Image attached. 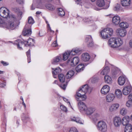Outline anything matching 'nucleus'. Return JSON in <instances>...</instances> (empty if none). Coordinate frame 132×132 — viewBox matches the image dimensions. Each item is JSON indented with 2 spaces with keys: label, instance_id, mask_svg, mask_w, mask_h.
I'll use <instances>...</instances> for the list:
<instances>
[{
  "label": "nucleus",
  "instance_id": "obj_1",
  "mask_svg": "<svg viewBox=\"0 0 132 132\" xmlns=\"http://www.w3.org/2000/svg\"><path fill=\"white\" fill-rule=\"evenodd\" d=\"M13 10L17 13V16L15 17L13 14L10 15L8 18L10 23L9 26H7L6 24L0 18V27L6 28L10 30H14L17 28L20 23L19 21L22 18V12L17 8H14Z\"/></svg>",
  "mask_w": 132,
  "mask_h": 132
},
{
  "label": "nucleus",
  "instance_id": "obj_2",
  "mask_svg": "<svg viewBox=\"0 0 132 132\" xmlns=\"http://www.w3.org/2000/svg\"><path fill=\"white\" fill-rule=\"evenodd\" d=\"M92 89L89 87L88 85L86 84L82 86L76 92L75 95L76 100L77 101L81 99L82 101L85 100L87 98L86 94L87 93H90L92 90Z\"/></svg>",
  "mask_w": 132,
  "mask_h": 132
},
{
  "label": "nucleus",
  "instance_id": "obj_3",
  "mask_svg": "<svg viewBox=\"0 0 132 132\" xmlns=\"http://www.w3.org/2000/svg\"><path fill=\"white\" fill-rule=\"evenodd\" d=\"M13 43L14 45L17 47L18 50H23L22 47L23 46H34L35 43V40L33 38H29L28 41L17 39Z\"/></svg>",
  "mask_w": 132,
  "mask_h": 132
},
{
  "label": "nucleus",
  "instance_id": "obj_4",
  "mask_svg": "<svg viewBox=\"0 0 132 132\" xmlns=\"http://www.w3.org/2000/svg\"><path fill=\"white\" fill-rule=\"evenodd\" d=\"M123 43L122 40L119 38H111L108 41L109 45L113 48L119 47Z\"/></svg>",
  "mask_w": 132,
  "mask_h": 132
},
{
  "label": "nucleus",
  "instance_id": "obj_5",
  "mask_svg": "<svg viewBox=\"0 0 132 132\" xmlns=\"http://www.w3.org/2000/svg\"><path fill=\"white\" fill-rule=\"evenodd\" d=\"M113 29L110 28H105L100 32V36L102 38L106 39L110 37L113 33Z\"/></svg>",
  "mask_w": 132,
  "mask_h": 132
},
{
  "label": "nucleus",
  "instance_id": "obj_6",
  "mask_svg": "<svg viewBox=\"0 0 132 132\" xmlns=\"http://www.w3.org/2000/svg\"><path fill=\"white\" fill-rule=\"evenodd\" d=\"M10 11L8 9L6 8L3 7L0 8V15L2 17L4 18H7V20L5 21L3 20L0 18L6 24L7 26H10V23L9 21L8 20V18L10 16Z\"/></svg>",
  "mask_w": 132,
  "mask_h": 132
},
{
  "label": "nucleus",
  "instance_id": "obj_7",
  "mask_svg": "<svg viewBox=\"0 0 132 132\" xmlns=\"http://www.w3.org/2000/svg\"><path fill=\"white\" fill-rule=\"evenodd\" d=\"M96 127L100 132H106L107 130V126L106 122L103 120L99 121L97 123Z\"/></svg>",
  "mask_w": 132,
  "mask_h": 132
},
{
  "label": "nucleus",
  "instance_id": "obj_8",
  "mask_svg": "<svg viewBox=\"0 0 132 132\" xmlns=\"http://www.w3.org/2000/svg\"><path fill=\"white\" fill-rule=\"evenodd\" d=\"M119 2V3L115 4L113 6V10L117 12L122 11L124 6V0H120Z\"/></svg>",
  "mask_w": 132,
  "mask_h": 132
},
{
  "label": "nucleus",
  "instance_id": "obj_9",
  "mask_svg": "<svg viewBox=\"0 0 132 132\" xmlns=\"http://www.w3.org/2000/svg\"><path fill=\"white\" fill-rule=\"evenodd\" d=\"M127 85L124 87V95L128 94L132 91V88L130 84V83L127 78L124 76V84Z\"/></svg>",
  "mask_w": 132,
  "mask_h": 132
},
{
  "label": "nucleus",
  "instance_id": "obj_10",
  "mask_svg": "<svg viewBox=\"0 0 132 132\" xmlns=\"http://www.w3.org/2000/svg\"><path fill=\"white\" fill-rule=\"evenodd\" d=\"M31 25L27 24L24 28L23 33L24 36L30 35L32 33L31 29Z\"/></svg>",
  "mask_w": 132,
  "mask_h": 132
},
{
  "label": "nucleus",
  "instance_id": "obj_11",
  "mask_svg": "<svg viewBox=\"0 0 132 132\" xmlns=\"http://www.w3.org/2000/svg\"><path fill=\"white\" fill-rule=\"evenodd\" d=\"M79 59L78 57H76L71 59H69L68 61L69 64L72 67H74L79 62Z\"/></svg>",
  "mask_w": 132,
  "mask_h": 132
},
{
  "label": "nucleus",
  "instance_id": "obj_12",
  "mask_svg": "<svg viewBox=\"0 0 132 132\" xmlns=\"http://www.w3.org/2000/svg\"><path fill=\"white\" fill-rule=\"evenodd\" d=\"M82 100L81 99L78 101V106L80 112L82 113H83L84 111L86 108L87 106L84 103L81 101Z\"/></svg>",
  "mask_w": 132,
  "mask_h": 132
},
{
  "label": "nucleus",
  "instance_id": "obj_13",
  "mask_svg": "<svg viewBox=\"0 0 132 132\" xmlns=\"http://www.w3.org/2000/svg\"><path fill=\"white\" fill-rule=\"evenodd\" d=\"M112 69L110 73V75L112 77H114L118 75L120 72L119 69L114 66L112 65Z\"/></svg>",
  "mask_w": 132,
  "mask_h": 132
},
{
  "label": "nucleus",
  "instance_id": "obj_14",
  "mask_svg": "<svg viewBox=\"0 0 132 132\" xmlns=\"http://www.w3.org/2000/svg\"><path fill=\"white\" fill-rule=\"evenodd\" d=\"M85 42L87 46L89 47H92L93 45V42L92 36L90 35H87L85 38Z\"/></svg>",
  "mask_w": 132,
  "mask_h": 132
},
{
  "label": "nucleus",
  "instance_id": "obj_15",
  "mask_svg": "<svg viewBox=\"0 0 132 132\" xmlns=\"http://www.w3.org/2000/svg\"><path fill=\"white\" fill-rule=\"evenodd\" d=\"M95 108L93 107H86V108L84 111V113L86 115L89 116L91 115L95 111Z\"/></svg>",
  "mask_w": 132,
  "mask_h": 132
},
{
  "label": "nucleus",
  "instance_id": "obj_16",
  "mask_svg": "<svg viewBox=\"0 0 132 132\" xmlns=\"http://www.w3.org/2000/svg\"><path fill=\"white\" fill-rule=\"evenodd\" d=\"M115 98V96L113 93H109L105 97L106 101L109 103L113 101Z\"/></svg>",
  "mask_w": 132,
  "mask_h": 132
},
{
  "label": "nucleus",
  "instance_id": "obj_17",
  "mask_svg": "<svg viewBox=\"0 0 132 132\" xmlns=\"http://www.w3.org/2000/svg\"><path fill=\"white\" fill-rule=\"evenodd\" d=\"M62 56L60 55L54 57L52 61V64L54 65L57 64L59 63L62 62Z\"/></svg>",
  "mask_w": 132,
  "mask_h": 132
},
{
  "label": "nucleus",
  "instance_id": "obj_18",
  "mask_svg": "<svg viewBox=\"0 0 132 132\" xmlns=\"http://www.w3.org/2000/svg\"><path fill=\"white\" fill-rule=\"evenodd\" d=\"M53 0H37L38 3V8L42 9L44 7V5L43 3L45 2H50Z\"/></svg>",
  "mask_w": 132,
  "mask_h": 132
},
{
  "label": "nucleus",
  "instance_id": "obj_19",
  "mask_svg": "<svg viewBox=\"0 0 132 132\" xmlns=\"http://www.w3.org/2000/svg\"><path fill=\"white\" fill-rule=\"evenodd\" d=\"M119 104L118 103H114L112 104L109 108V111L111 112L115 111L119 108Z\"/></svg>",
  "mask_w": 132,
  "mask_h": 132
},
{
  "label": "nucleus",
  "instance_id": "obj_20",
  "mask_svg": "<svg viewBox=\"0 0 132 132\" xmlns=\"http://www.w3.org/2000/svg\"><path fill=\"white\" fill-rule=\"evenodd\" d=\"M113 123L116 127L120 126L121 123V119L118 117H115L113 119Z\"/></svg>",
  "mask_w": 132,
  "mask_h": 132
},
{
  "label": "nucleus",
  "instance_id": "obj_21",
  "mask_svg": "<svg viewBox=\"0 0 132 132\" xmlns=\"http://www.w3.org/2000/svg\"><path fill=\"white\" fill-rule=\"evenodd\" d=\"M90 55L88 53H84L82 54L81 59L84 62H87L90 59Z\"/></svg>",
  "mask_w": 132,
  "mask_h": 132
},
{
  "label": "nucleus",
  "instance_id": "obj_22",
  "mask_svg": "<svg viewBox=\"0 0 132 132\" xmlns=\"http://www.w3.org/2000/svg\"><path fill=\"white\" fill-rule=\"evenodd\" d=\"M52 69L53 70H54V71H52L53 77L54 78H56L58 74L61 72V69L59 67H57L54 70L53 68Z\"/></svg>",
  "mask_w": 132,
  "mask_h": 132
},
{
  "label": "nucleus",
  "instance_id": "obj_23",
  "mask_svg": "<svg viewBox=\"0 0 132 132\" xmlns=\"http://www.w3.org/2000/svg\"><path fill=\"white\" fill-rule=\"evenodd\" d=\"M109 86L107 85H106L103 87L101 89V92L102 94L105 95L109 92Z\"/></svg>",
  "mask_w": 132,
  "mask_h": 132
},
{
  "label": "nucleus",
  "instance_id": "obj_24",
  "mask_svg": "<svg viewBox=\"0 0 132 132\" xmlns=\"http://www.w3.org/2000/svg\"><path fill=\"white\" fill-rule=\"evenodd\" d=\"M112 21L113 24L116 25H118L120 21V18L118 15H116L113 18Z\"/></svg>",
  "mask_w": 132,
  "mask_h": 132
},
{
  "label": "nucleus",
  "instance_id": "obj_25",
  "mask_svg": "<svg viewBox=\"0 0 132 132\" xmlns=\"http://www.w3.org/2000/svg\"><path fill=\"white\" fill-rule=\"evenodd\" d=\"M100 116V113L98 112H96L93 115L89 117L90 119L93 121L96 120L97 118Z\"/></svg>",
  "mask_w": 132,
  "mask_h": 132
},
{
  "label": "nucleus",
  "instance_id": "obj_26",
  "mask_svg": "<svg viewBox=\"0 0 132 132\" xmlns=\"http://www.w3.org/2000/svg\"><path fill=\"white\" fill-rule=\"evenodd\" d=\"M22 120L24 123H26L30 122L31 119L28 115L23 114L22 117Z\"/></svg>",
  "mask_w": 132,
  "mask_h": 132
},
{
  "label": "nucleus",
  "instance_id": "obj_27",
  "mask_svg": "<svg viewBox=\"0 0 132 132\" xmlns=\"http://www.w3.org/2000/svg\"><path fill=\"white\" fill-rule=\"evenodd\" d=\"M110 69L108 66H105L103 68V69L101 71V74L103 75L105 74L107 75L110 72Z\"/></svg>",
  "mask_w": 132,
  "mask_h": 132
},
{
  "label": "nucleus",
  "instance_id": "obj_28",
  "mask_svg": "<svg viewBox=\"0 0 132 132\" xmlns=\"http://www.w3.org/2000/svg\"><path fill=\"white\" fill-rule=\"evenodd\" d=\"M105 82V83L110 84L112 82V80L111 77L108 75H106L104 78Z\"/></svg>",
  "mask_w": 132,
  "mask_h": 132
},
{
  "label": "nucleus",
  "instance_id": "obj_29",
  "mask_svg": "<svg viewBox=\"0 0 132 132\" xmlns=\"http://www.w3.org/2000/svg\"><path fill=\"white\" fill-rule=\"evenodd\" d=\"M115 94L116 97L118 99H120L122 97V92L119 89H116L115 91Z\"/></svg>",
  "mask_w": 132,
  "mask_h": 132
},
{
  "label": "nucleus",
  "instance_id": "obj_30",
  "mask_svg": "<svg viewBox=\"0 0 132 132\" xmlns=\"http://www.w3.org/2000/svg\"><path fill=\"white\" fill-rule=\"evenodd\" d=\"M71 120L72 121H74L80 124H83L84 123V121L81 120L79 118L73 117L71 118Z\"/></svg>",
  "mask_w": 132,
  "mask_h": 132
},
{
  "label": "nucleus",
  "instance_id": "obj_31",
  "mask_svg": "<svg viewBox=\"0 0 132 132\" xmlns=\"http://www.w3.org/2000/svg\"><path fill=\"white\" fill-rule=\"evenodd\" d=\"M75 72L73 70H71L68 72L66 76V77L67 79H70L74 75Z\"/></svg>",
  "mask_w": 132,
  "mask_h": 132
},
{
  "label": "nucleus",
  "instance_id": "obj_32",
  "mask_svg": "<svg viewBox=\"0 0 132 132\" xmlns=\"http://www.w3.org/2000/svg\"><path fill=\"white\" fill-rule=\"evenodd\" d=\"M84 68V66L82 64L78 65L76 68V70L77 72H80L83 70Z\"/></svg>",
  "mask_w": 132,
  "mask_h": 132
},
{
  "label": "nucleus",
  "instance_id": "obj_33",
  "mask_svg": "<svg viewBox=\"0 0 132 132\" xmlns=\"http://www.w3.org/2000/svg\"><path fill=\"white\" fill-rule=\"evenodd\" d=\"M132 127L131 125L128 123L126 124L125 128L124 130L125 132H131V131Z\"/></svg>",
  "mask_w": 132,
  "mask_h": 132
},
{
  "label": "nucleus",
  "instance_id": "obj_34",
  "mask_svg": "<svg viewBox=\"0 0 132 132\" xmlns=\"http://www.w3.org/2000/svg\"><path fill=\"white\" fill-rule=\"evenodd\" d=\"M96 3L97 5L99 7H102L105 5L104 0H97Z\"/></svg>",
  "mask_w": 132,
  "mask_h": 132
},
{
  "label": "nucleus",
  "instance_id": "obj_35",
  "mask_svg": "<svg viewBox=\"0 0 132 132\" xmlns=\"http://www.w3.org/2000/svg\"><path fill=\"white\" fill-rule=\"evenodd\" d=\"M70 55V53L68 51L64 52L63 54L62 60L65 61L69 57Z\"/></svg>",
  "mask_w": 132,
  "mask_h": 132
},
{
  "label": "nucleus",
  "instance_id": "obj_36",
  "mask_svg": "<svg viewBox=\"0 0 132 132\" xmlns=\"http://www.w3.org/2000/svg\"><path fill=\"white\" fill-rule=\"evenodd\" d=\"M57 11L58 15L61 17L65 15V12L63 9L59 8L57 9Z\"/></svg>",
  "mask_w": 132,
  "mask_h": 132
},
{
  "label": "nucleus",
  "instance_id": "obj_37",
  "mask_svg": "<svg viewBox=\"0 0 132 132\" xmlns=\"http://www.w3.org/2000/svg\"><path fill=\"white\" fill-rule=\"evenodd\" d=\"M118 82L119 85H124V76H121L118 78Z\"/></svg>",
  "mask_w": 132,
  "mask_h": 132
},
{
  "label": "nucleus",
  "instance_id": "obj_38",
  "mask_svg": "<svg viewBox=\"0 0 132 132\" xmlns=\"http://www.w3.org/2000/svg\"><path fill=\"white\" fill-rule=\"evenodd\" d=\"M117 32L120 37H124V29L123 28H119L117 30Z\"/></svg>",
  "mask_w": 132,
  "mask_h": 132
},
{
  "label": "nucleus",
  "instance_id": "obj_39",
  "mask_svg": "<svg viewBox=\"0 0 132 132\" xmlns=\"http://www.w3.org/2000/svg\"><path fill=\"white\" fill-rule=\"evenodd\" d=\"M58 77L60 81L61 82H63L64 81L65 79V76L62 74H61L58 75Z\"/></svg>",
  "mask_w": 132,
  "mask_h": 132
},
{
  "label": "nucleus",
  "instance_id": "obj_40",
  "mask_svg": "<svg viewBox=\"0 0 132 132\" xmlns=\"http://www.w3.org/2000/svg\"><path fill=\"white\" fill-rule=\"evenodd\" d=\"M1 81L0 82V87H3L5 86L6 80H5V78H2L1 79Z\"/></svg>",
  "mask_w": 132,
  "mask_h": 132
},
{
  "label": "nucleus",
  "instance_id": "obj_41",
  "mask_svg": "<svg viewBox=\"0 0 132 132\" xmlns=\"http://www.w3.org/2000/svg\"><path fill=\"white\" fill-rule=\"evenodd\" d=\"M27 57L28 62L29 63L31 62L30 50H29L26 53Z\"/></svg>",
  "mask_w": 132,
  "mask_h": 132
},
{
  "label": "nucleus",
  "instance_id": "obj_42",
  "mask_svg": "<svg viewBox=\"0 0 132 132\" xmlns=\"http://www.w3.org/2000/svg\"><path fill=\"white\" fill-rule=\"evenodd\" d=\"M60 108L61 110L64 112H67L68 111L67 108L62 104L60 105Z\"/></svg>",
  "mask_w": 132,
  "mask_h": 132
},
{
  "label": "nucleus",
  "instance_id": "obj_43",
  "mask_svg": "<svg viewBox=\"0 0 132 132\" xmlns=\"http://www.w3.org/2000/svg\"><path fill=\"white\" fill-rule=\"evenodd\" d=\"M61 97L63 98V100L65 102H66L67 103H68V105L69 107L70 108H72V109H73L72 107L71 106V104L70 103V102L69 101L68 99H67L65 97Z\"/></svg>",
  "mask_w": 132,
  "mask_h": 132
},
{
  "label": "nucleus",
  "instance_id": "obj_44",
  "mask_svg": "<svg viewBox=\"0 0 132 132\" xmlns=\"http://www.w3.org/2000/svg\"><path fill=\"white\" fill-rule=\"evenodd\" d=\"M45 6L47 9L50 10H53L55 9L54 6L51 4L46 5Z\"/></svg>",
  "mask_w": 132,
  "mask_h": 132
},
{
  "label": "nucleus",
  "instance_id": "obj_45",
  "mask_svg": "<svg viewBox=\"0 0 132 132\" xmlns=\"http://www.w3.org/2000/svg\"><path fill=\"white\" fill-rule=\"evenodd\" d=\"M28 23L29 24H32L34 23V21L32 18L31 16L29 17L28 19Z\"/></svg>",
  "mask_w": 132,
  "mask_h": 132
},
{
  "label": "nucleus",
  "instance_id": "obj_46",
  "mask_svg": "<svg viewBox=\"0 0 132 132\" xmlns=\"http://www.w3.org/2000/svg\"><path fill=\"white\" fill-rule=\"evenodd\" d=\"M130 3V0H124V6H129Z\"/></svg>",
  "mask_w": 132,
  "mask_h": 132
},
{
  "label": "nucleus",
  "instance_id": "obj_47",
  "mask_svg": "<svg viewBox=\"0 0 132 132\" xmlns=\"http://www.w3.org/2000/svg\"><path fill=\"white\" fill-rule=\"evenodd\" d=\"M126 105L128 107H132V101L130 100H128L126 103Z\"/></svg>",
  "mask_w": 132,
  "mask_h": 132
},
{
  "label": "nucleus",
  "instance_id": "obj_48",
  "mask_svg": "<svg viewBox=\"0 0 132 132\" xmlns=\"http://www.w3.org/2000/svg\"><path fill=\"white\" fill-rule=\"evenodd\" d=\"M90 80L93 83H95L98 81V78L96 77H93L91 78Z\"/></svg>",
  "mask_w": 132,
  "mask_h": 132
},
{
  "label": "nucleus",
  "instance_id": "obj_49",
  "mask_svg": "<svg viewBox=\"0 0 132 132\" xmlns=\"http://www.w3.org/2000/svg\"><path fill=\"white\" fill-rule=\"evenodd\" d=\"M130 121V118L129 116H126L124 117V122L128 123Z\"/></svg>",
  "mask_w": 132,
  "mask_h": 132
},
{
  "label": "nucleus",
  "instance_id": "obj_50",
  "mask_svg": "<svg viewBox=\"0 0 132 132\" xmlns=\"http://www.w3.org/2000/svg\"><path fill=\"white\" fill-rule=\"evenodd\" d=\"M47 28L48 32H50L51 34H53L54 33V31L51 29L49 24H48V27H47Z\"/></svg>",
  "mask_w": 132,
  "mask_h": 132
},
{
  "label": "nucleus",
  "instance_id": "obj_51",
  "mask_svg": "<svg viewBox=\"0 0 132 132\" xmlns=\"http://www.w3.org/2000/svg\"><path fill=\"white\" fill-rule=\"evenodd\" d=\"M69 132H78L77 129L75 127L71 128L69 130Z\"/></svg>",
  "mask_w": 132,
  "mask_h": 132
},
{
  "label": "nucleus",
  "instance_id": "obj_52",
  "mask_svg": "<svg viewBox=\"0 0 132 132\" xmlns=\"http://www.w3.org/2000/svg\"><path fill=\"white\" fill-rule=\"evenodd\" d=\"M73 50H74V51L75 52L76 54L80 53L81 51L80 49L78 48L74 49Z\"/></svg>",
  "mask_w": 132,
  "mask_h": 132
},
{
  "label": "nucleus",
  "instance_id": "obj_53",
  "mask_svg": "<svg viewBox=\"0 0 132 132\" xmlns=\"http://www.w3.org/2000/svg\"><path fill=\"white\" fill-rule=\"evenodd\" d=\"M120 114L122 115H124V108L123 107H120Z\"/></svg>",
  "mask_w": 132,
  "mask_h": 132
},
{
  "label": "nucleus",
  "instance_id": "obj_54",
  "mask_svg": "<svg viewBox=\"0 0 132 132\" xmlns=\"http://www.w3.org/2000/svg\"><path fill=\"white\" fill-rule=\"evenodd\" d=\"M88 19L86 18H82L81 17H79L78 18V19L79 21H83V22H86V21H85L84 20H85Z\"/></svg>",
  "mask_w": 132,
  "mask_h": 132
},
{
  "label": "nucleus",
  "instance_id": "obj_55",
  "mask_svg": "<svg viewBox=\"0 0 132 132\" xmlns=\"http://www.w3.org/2000/svg\"><path fill=\"white\" fill-rule=\"evenodd\" d=\"M1 64H2L4 66H5L8 65H9V63L8 62L3 61H1Z\"/></svg>",
  "mask_w": 132,
  "mask_h": 132
},
{
  "label": "nucleus",
  "instance_id": "obj_56",
  "mask_svg": "<svg viewBox=\"0 0 132 132\" xmlns=\"http://www.w3.org/2000/svg\"><path fill=\"white\" fill-rule=\"evenodd\" d=\"M86 18L88 19L85 20V21H86V22H85L87 23H92L93 22V21L92 20H91L90 19L88 18Z\"/></svg>",
  "mask_w": 132,
  "mask_h": 132
},
{
  "label": "nucleus",
  "instance_id": "obj_57",
  "mask_svg": "<svg viewBox=\"0 0 132 132\" xmlns=\"http://www.w3.org/2000/svg\"><path fill=\"white\" fill-rule=\"evenodd\" d=\"M52 46L53 47H56L58 46V44L57 42V40L54 41L52 44Z\"/></svg>",
  "mask_w": 132,
  "mask_h": 132
},
{
  "label": "nucleus",
  "instance_id": "obj_58",
  "mask_svg": "<svg viewBox=\"0 0 132 132\" xmlns=\"http://www.w3.org/2000/svg\"><path fill=\"white\" fill-rule=\"evenodd\" d=\"M67 85L65 84H61L60 86L63 90H65V89Z\"/></svg>",
  "mask_w": 132,
  "mask_h": 132
},
{
  "label": "nucleus",
  "instance_id": "obj_59",
  "mask_svg": "<svg viewBox=\"0 0 132 132\" xmlns=\"http://www.w3.org/2000/svg\"><path fill=\"white\" fill-rule=\"evenodd\" d=\"M129 26V24L126 22H124V29L128 28Z\"/></svg>",
  "mask_w": 132,
  "mask_h": 132
},
{
  "label": "nucleus",
  "instance_id": "obj_60",
  "mask_svg": "<svg viewBox=\"0 0 132 132\" xmlns=\"http://www.w3.org/2000/svg\"><path fill=\"white\" fill-rule=\"evenodd\" d=\"M119 24V27L120 28L124 29V22H121Z\"/></svg>",
  "mask_w": 132,
  "mask_h": 132
},
{
  "label": "nucleus",
  "instance_id": "obj_61",
  "mask_svg": "<svg viewBox=\"0 0 132 132\" xmlns=\"http://www.w3.org/2000/svg\"><path fill=\"white\" fill-rule=\"evenodd\" d=\"M129 45V47L132 48V39H130L128 42Z\"/></svg>",
  "mask_w": 132,
  "mask_h": 132
},
{
  "label": "nucleus",
  "instance_id": "obj_62",
  "mask_svg": "<svg viewBox=\"0 0 132 132\" xmlns=\"http://www.w3.org/2000/svg\"><path fill=\"white\" fill-rule=\"evenodd\" d=\"M70 53V55H74L76 54L75 52L74 51V50L72 49L71 51H68Z\"/></svg>",
  "mask_w": 132,
  "mask_h": 132
},
{
  "label": "nucleus",
  "instance_id": "obj_63",
  "mask_svg": "<svg viewBox=\"0 0 132 132\" xmlns=\"http://www.w3.org/2000/svg\"><path fill=\"white\" fill-rule=\"evenodd\" d=\"M24 0H16L17 3L19 4H22L23 3Z\"/></svg>",
  "mask_w": 132,
  "mask_h": 132
},
{
  "label": "nucleus",
  "instance_id": "obj_64",
  "mask_svg": "<svg viewBox=\"0 0 132 132\" xmlns=\"http://www.w3.org/2000/svg\"><path fill=\"white\" fill-rule=\"evenodd\" d=\"M129 100H130L132 101V94H131L129 95L128 96Z\"/></svg>",
  "mask_w": 132,
  "mask_h": 132
}]
</instances>
